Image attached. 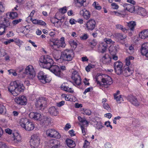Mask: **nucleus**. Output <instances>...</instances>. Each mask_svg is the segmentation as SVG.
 I'll list each match as a JSON object with an SVG mask.
<instances>
[{
  "label": "nucleus",
  "instance_id": "obj_1",
  "mask_svg": "<svg viewBox=\"0 0 148 148\" xmlns=\"http://www.w3.org/2000/svg\"><path fill=\"white\" fill-rule=\"evenodd\" d=\"M40 61L39 64L41 67L48 69L54 64L52 58L48 55L41 56Z\"/></svg>",
  "mask_w": 148,
  "mask_h": 148
},
{
  "label": "nucleus",
  "instance_id": "obj_2",
  "mask_svg": "<svg viewBox=\"0 0 148 148\" xmlns=\"http://www.w3.org/2000/svg\"><path fill=\"white\" fill-rule=\"evenodd\" d=\"M20 124L21 127L27 131H32L34 128V125L33 123L29 122L28 120L26 118L21 119L20 120Z\"/></svg>",
  "mask_w": 148,
  "mask_h": 148
},
{
  "label": "nucleus",
  "instance_id": "obj_3",
  "mask_svg": "<svg viewBox=\"0 0 148 148\" xmlns=\"http://www.w3.org/2000/svg\"><path fill=\"white\" fill-rule=\"evenodd\" d=\"M47 99L43 97L39 98L36 101L35 105L39 110H43L47 106Z\"/></svg>",
  "mask_w": 148,
  "mask_h": 148
},
{
  "label": "nucleus",
  "instance_id": "obj_4",
  "mask_svg": "<svg viewBox=\"0 0 148 148\" xmlns=\"http://www.w3.org/2000/svg\"><path fill=\"white\" fill-rule=\"evenodd\" d=\"M61 57L63 60L70 61L74 57V53L72 50H65L61 54Z\"/></svg>",
  "mask_w": 148,
  "mask_h": 148
},
{
  "label": "nucleus",
  "instance_id": "obj_5",
  "mask_svg": "<svg viewBox=\"0 0 148 148\" xmlns=\"http://www.w3.org/2000/svg\"><path fill=\"white\" fill-rule=\"evenodd\" d=\"M10 25L8 19L4 18L0 22V35L3 34L6 31V28Z\"/></svg>",
  "mask_w": 148,
  "mask_h": 148
},
{
  "label": "nucleus",
  "instance_id": "obj_6",
  "mask_svg": "<svg viewBox=\"0 0 148 148\" xmlns=\"http://www.w3.org/2000/svg\"><path fill=\"white\" fill-rule=\"evenodd\" d=\"M40 143L39 136L37 134H34L31 136L30 143L32 148H37Z\"/></svg>",
  "mask_w": 148,
  "mask_h": 148
},
{
  "label": "nucleus",
  "instance_id": "obj_7",
  "mask_svg": "<svg viewBox=\"0 0 148 148\" xmlns=\"http://www.w3.org/2000/svg\"><path fill=\"white\" fill-rule=\"evenodd\" d=\"M56 76L60 77L63 76V73L60 70V66L54 64L49 69Z\"/></svg>",
  "mask_w": 148,
  "mask_h": 148
},
{
  "label": "nucleus",
  "instance_id": "obj_8",
  "mask_svg": "<svg viewBox=\"0 0 148 148\" xmlns=\"http://www.w3.org/2000/svg\"><path fill=\"white\" fill-rule=\"evenodd\" d=\"M25 72L27 75L28 79H33L35 76V72L33 66L31 65H29L27 66L25 69Z\"/></svg>",
  "mask_w": 148,
  "mask_h": 148
},
{
  "label": "nucleus",
  "instance_id": "obj_9",
  "mask_svg": "<svg viewBox=\"0 0 148 148\" xmlns=\"http://www.w3.org/2000/svg\"><path fill=\"white\" fill-rule=\"evenodd\" d=\"M104 42L100 45V46L101 47L100 52L102 53L106 52L108 44H113L114 42L110 38H105L104 39Z\"/></svg>",
  "mask_w": 148,
  "mask_h": 148
},
{
  "label": "nucleus",
  "instance_id": "obj_10",
  "mask_svg": "<svg viewBox=\"0 0 148 148\" xmlns=\"http://www.w3.org/2000/svg\"><path fill=\"white\" fill-rule=\"evenodd\" d=\"M46 134L48 136L59 139L61 138L60 134L54 129H50L47 130Z\"/></svg>",
  "mask_w": 148,
  "mask_h": 148
},
{
  "label": "nucleus",
  "instance_id": "obj_11",
  "mask_svg": "<svg viewBox=\"0 0 148 148\" xmlns=\"http://www.w3.org/2000/svg\"><path fill=\"white\" fill-rule=\"evenodd\" d=\"M14 100L15 103L18 105H25L27 103V99L26 97L24 95H20L14 99Z\"/></svg>",
  "mask_w": 148,
  "mask_h": 148
},
{
  "label": "nucleus",
  "instance_id": "obj_12",
  "mask_svg": "<svg viewBox=\"0 0 148 148\" xmlns=\"http://www.w3.org/2000/svg\"><path fill=\"white\" fill-rule=\"evenodd\" d=\"M115 72L117 75H120L123 72V64L121 62H116L113 64Z\"/></svg>",
  "mask_w": 148,
  "mask_h": 148
},
{
  "label": "nucleus",
  "instance_id": "obj_13",
  "mask_svg": "<svg viewBox=\"0 0 148 148\" xmlns=\"http://www.w3.org/2000/svg\"><path fill=\"white\" fill-rule=\"evenodd\" d=\"M72 79L74 81L75 84L79 86L81 83V79L78 73L76 71H74L72 73Z\"/></svg>",
  "mask_w": 148,
  "mask_h": 148
},
{
  "label": "nucleus",
  "instance_id": "obj_14",
  "mask_svg": "<svg viewBox=\"0 0 148 148\" xmlns=\"http://www.w3.org/2000/svg\"><path fill=\"white\" fill-rule=\"evenodd\" d=\"M96 23L93 19H90L87 21L86 24V29L88 30H93L96 27Z\"/></svg>",
  "mask_w": 148,
  "mask_h": 148
},
{
  "label": "nucleus",
  "instance_id": "obj_15",
  "mask_svg": "<svg viewBox=\"0 0 148 148\" xmlns=\"http://www.w3.org/2000/svg\"><path fill=\"white\" fill-rule=\"evenodd\" d=\"M16 85V92H13V96H16L21 92H23L25 89V87L23 85L18 81H17Z\"/></svg>",
  "mask_w": 148,
  "mask_h": 148
},
{
  "label": "nucleus",
  "instance_id": "obj_16",
  "mask_svg": "<svg viewBox=\"0 0 148 148\" xmlns=\"http://www.w3.org/2000/svg\"><path fill=\"white\" fill-rule=\"evenodd\" d=\"M38 77L40 81L43 84L49 82L46 75L42 71H40L38 73Z\"/></svg>",
  "mask_w": 148,
  "mask_h": 148
},
{
  "label": "nucleus",
  "instance_id": "obj_17",
  "mask_svg": "<svg viewBox=\"0 0 148 148\" xmlns=\"http://www.w3.org/2000/svg\"><path fill=\"white\" fill-rule=\"evenodd\" d=\"M13 135V141L14 144H17L21 142L22 137L20 134L17 132H15Z\"/></svg>",
  "mask_w": 148,
  "mask_h": 148
},
{
  "label": "nucleus",
  "instance_id": "obj_18",
  "mask_svg": "<svg viewBox=\"0 0 148 148\" xmlns=\"http://www.w3.org/2000/svg\"><path fill=\"white\" fill-rule=\"evenodd\" d=\"M127 99L129 101L136 106H138L139 105V102L135 97L130 95L128 96Z\"/></svg>",
  "mask_w": 148,
  "mask_h": 148
},
{
  "label": "nucleus",
  "instance_id": "obj_19",
  "mask_svg": "<svg viewBox=\"0 0 148 148\" xmlns=\"http://www.w3.org/2000/svg\"><path fill=\"white\" fill-rule=\"evenodd\" d=\"M49 146L51 148H58L60 145V142L57 140L52 139L49 141Z\"/></svg>",
  "mask_w": 148,
  "mask_h": 148
},
{
  "label": "nucleus",
  "instance_id": "obj_20",
  "mask_svg": "<svg viewBox=\"0 0 148 148\" xmlns=\"http://www.w3.org/2000/svg\"><path fill=\"white\" fill-rule=\"evenodd\" d=\"M17 81H14L10 83L8 87V91L13 95V92H16V88Z\"/></svg>",
  "mask_w": 148,
  "mask_h": 148
},
{
  "label": "nucleus",
  "instance_id": "obj_21",
  "mask_svg": "<svg viewBox=\"0 0 148 148\" xmlns=\"http://www.w3.org/2000/svg\"><path fill=\"white\" fill-rule=\"evenodd\" d=\"M80 14L82 16L83 18L86 20H88L90 16V13L89 11L85 8H84L80 12Z\"/></svg>",
  "mask_w": 148,
  "mask_h": 148
},
{
  "label": "nucleus",
  "instance_id": "obj_22",
  "mask_svg": "<svg viewBox=\"0 0 148 148\" xmlns=\"http://www.w3.org/2000/svg\"><path fill=\"white\" fill-rule=\"evenodd\" d=\"M101 81L104 85H110L112 83L111 78L108 75L105 76L104 78H102Z\"/></svg>",
  "mask_w": 148,
  "mask_h": 148
},
{
  "label": "nucleus",
  "instance_id": "obj_23",
  "mask_svg": "<svg viewBox=\"0 0 148 148\" xmlns=\"http://www.w3.org/2000/svg\"><path fill=\"white\" fill-rule=\"evenodd\" d=\"M29 116L31 118H33L35 120H41L42 116L38 112H30Z\"/></svg>",
  "mask_w": 148,
  "mask_h": 148
},
{
  "label": "nucleus",
  "instance_id": "obj_24",
  "mask_svg": "<svg viewBox=\"0 0 148 148\" xmlns=\"http://www.w3.org/2000/svg\"><path fill=\"white\" fill-rule=\"evenodd\" d=\"M102 62L105 64H110L112 61L111 58L107 54H105L101 58Z\"/></svg>",
  "mask_w": 148,
  "mask_h": 148
},
{
  "label": "nucleus",
  "instance_id": "obj_25",
  "mask_svg": "<svg viewBox=\"0 0 148 148\" xmlns=\"http://www.w3.org/2000/svg\"><path fill=\"white\" fill-rule=\"evenodd\" d=\"M49 113L52 116H56L58 113L57 109L54 106L50 107L48 109Z\"/></svg>",
  "mask_w": 148,
  "mask_h": 148
},
{
  "label": "nucleus",
  "instance_id": "obj_26",
  "mask_svg": "<svg viewBox=\"0 0 148 148\" xmlns=\"http://www.w3.org/2000/svg\"><path fill=\"white\" fill-rule=\"evenodd\" d=\"M51 119L50 117L45 116L41 120V124L42 125H49V123H51Z\"/></svg>",
  "mask_w": 148,
  "mask_h": 148
},
{
  "label": "nucleus",
  "instance_id": "obj_27",
  "mask_svg": "<svg viewBox=\"0 0 148 148\" xmlns=\"http://www.w3.org/2000/svg\"><path fill=\"white\" fill-rule=\"evenodd\" d=\"M124 72V75L128 76L131 75L133 72V69L130 68L129 67H126L123 71Z\"/></svg>",
  "mask_w": 148,
  "mask_h": 148
},
{
  "label": "nucleus",
  "instance_id": "obj_28",
  "mask_svg": "<svg viewBox=\"0 0 148 148\" xmlns=\"http://www.w3.org/2000/svg\"><path fill=\"white\" fill-rule=\"evenodd\" d=\"M140 38L142 39H145L148 38V29L142 31L139 34Z\"/></svg>",
  "mask_w": 148,
  "mask_h": 148
},
{
  "label": "nucleus",
  "instance_id": "obj_29",
  "mask_svg": "<svg viewBox=\"0 0 148 148\" xmlns=\"http://www.w3.org/2000/svg\"><path fill=\"white\" fill-rule=\"evenodd\" d=\"M124 6L126 10L130 12H132L135 10L134 5H133L125 4H124Z\"/></svg>",
  "mask_w": 148,
  "mask_h": 148
},
{
  "label": "nucleus",
  "instance_id": "obj_30",
  "mask_svg": "<svg viewBox=\"0 0 148 148\" xmlns=\"http://www.w3.org/2000/svg\"><path fill=\"white\" fill-rule=\"evenodd\" d=\"M63 14L59 12L56 13L55 15V18L60 21L61 22H63L65 18Z\"/></svg>",
  "mask_w": 148,
  "mask_h": 148
},
{
  "label": "nucleus",
  "instance_id": "obj_31",
  "mask_svg": "<svg viewBox=\"0 0 148 148\" xmlns=\"http://www.w3.org/2000/svg\"><path fill=\"white\" fill-rule=\"evenodd\" d=\"M66 142L67 145L70 148H74L75 146V142L71 139H67Z\"/></svg>",
  "mask_w": 148,
  "mask_h": 148
},
{
  "label": "nucleus",
  "instance_id": "obj_32",
  "mask_svg": "<svg viewBox=\"0 0 148 148\" xmlns=\"http://www.w3.org/2000/svg\"><path fill=\"white\" fill-rule=\"evenodd\" d=\"M137 13L138 15L144 16H146L147 15L145 9L142 8H138Z\"/></svg>",
  "mask_w": 148,
  "mask_h": 148
},
{
  "label": "nucleus",
  "instance_id": "obj_33",
  "mask_svg": "<svg viewBox=\"0 0 148 148\" xmlns=\"http://www.w3.org/2000/svg\"><path fill=\"white\" fill-rule=\"evenodd\" d=\"M136 25V23L134 21H130L127 23V25L132 31H134V27Z\"/></svg>",
  "mask_w": 148,
  "mask_h": 148
},
{
  "label": "nucleus",
  "instance_id": "obj_34",
  "mask_svg": "<svg viewBox=\"0 0 148 148\" xmlns=\"http://www.w3.org/2000/svg\"><path fill=\"white\" fill-rule=\"evenodd\" d=\"M93 121V123L92 124L97 129L99 130L101 129L103 127V126L101 123L97 122L95 120Z\"/></svg>",
  "mask_w": 148,
  "mask_h": 148
},
{
  "label": "nucleus",
  "instance_id": "obj_35",
  "mask_svg": "<svg viewBox=\"0 0 148 148\" xmlns=\"http://www.w3.org/2000/svg\"><path fill=\"white\" fill-rule=\"evenodd\" d=\"M116 38L119 40H124L126 37L125 35H123L121 33H116L115 34Z\"/></svg>",
  "mask_w": 148,
  "mask_h": 148
},
{
  "label": "nucleus",
  "instance_id": "obj_36",
  "mask_svg": "<svg viewBox=\"0 0 148 148\" xmlns=\"http://www.w3.org/2000/svg\"><path fill=\"white\" fill-rule=\"evenodd\" d=\"M147 50H148V43H145L143 44L141 46V53L142 54L145 53Z\"/></svg>",
  "mask_w": 148,
  "mask_h": 148
},
{
  "label": "nucleus",
  "instance_id": "obj_37",
  "mask_svg": "<svg viewBox=\"0 0 148 148\" xmlns=\"http://www.w3.org/2000/svg\"><path fill=\"white\" fill-rule=\"evenodd\" d=\"M7 15L9 16L10 18L14 19L18 16V14L16 12H12L7 13Z\"/></svg>",
  "mask_w": 148,
  "mask_h": 148
},
{
  "label": "nucleus",
  "instance_id": "obj_38",
  "mask_svg": "<svg viewBox=\"0 0 148 148\" xmlns=\"http://www.w3.org/2000/svg\"><path fill=\"white\" fill-rule=\"evenodd\" d=\"M114 99L118 102L120 103L121 101H123V99L121 95H120L119 96H116V94H114Z\"/></svg>",
  "mask_w": 148,
  "mask_h": 148
},
{
  "label": "nucleus",
  "instance_id": "obj_39",
  "mask_svg": "<svg viewBox=\"0 0 148 148\" xmlns=\"http://www.w3.org/2000/svg\"><path fill=\"white\" fill-rule=\"evenodd\" d=\"M60 42L59 40H57V42H56V43L53 46H52V47H51V48L52 49L55 50H57L58 49H59L60 48Z\"/></svg>",
  "mask_w": 148,
  "mask_h": 148
},
{
  "label": "nucleus",
  "instance_id": "obj_40",
  "mask_svg": "<svg viewBox=\"0 0 148 148\" xmlns=\"http://www.w3.org/2000/svg\"><path fill=\"white\" fill-rule=\"evenodd\" d=\"M116 27L117 29H120L123 32H125V30H127L124 27L123 25L119 24L116 25Z\"/></svg>",
  "mask_w": 148,
  "mask_h": 148
},
{
  "label": "nucleus",
  "instance_id": "obj_41",
  "mask_svg": "<svg viewBox=\"0 0 148 148\" xmlns=\"http://www.w3.org/2000/svg\"><path fill=\"white\" fill-rule=\"evenodd\" d=\"M92 5L95 8L98 10H100L101 8V6L99 5L98 3L95 1L92 4Z\"/></svg>",
  "mask_w": 148,
  "mask_h": 148
},
{
  "label": "nucleus",
  "instance_id": "obj_42",
  "mask_svg": "<svg viewBox=\"0 0 148 148\" xmlns=\"http://www.w3.org/2000/svg\"><path fill=\"white\" fill-rule=\"evenodd\" d=\"M78 119L80 122L82 123H85V124L87 125L88 124V123L85 119H83L81 116H78Z\"/></svg>",
  "mask_w": 148,
  "mask_h": 148
},
{
  "label": "nucleus",
  "instance_id": "obj_43",
  "mask_svg": "<svg viewBox=\"0 0 148 148\" xmlns=\"http://www.w3.org/2000/svg\"><path fill=\"white\" fill-rule=\"evenodd\" d=\"M6 108L3 105L0 106V114H5L6 113Z\"/></svg>",
  "mask_w": 148,
  "mask_h": 148
},
{
  "label": "nucleus",
  "instance_id": "obj_44",
  "mask_svg": "<svg viewBox=\"0 0 148 148\" xmlns=\"http://www.w3.org/2000/svg\"><path fill=\"white\" fill-rule=\"evenodd\" d=\"M83 110H84V112L82 113L84 114H86L88 115H90L91 114V112L90 110L88 109H86L84 110V109H83Z\"/></svg>",
  "mask_w": 148,
  "mask_h": 148
},
{
  "label": "nucleus",
  "instance_id": "obj_45",
  "mask_svg": "<svg viewBox=\"0 0 148 148\" xmlns=\"http://www.w3.org/2000/svg\"><path fill=\"white\" fill-rule=\"evenodd\" d=\"M95 66L91 64H89L88 66L86 67V70L87 72L90 71V69L95 67Z\"/></svg>",
  "mask_w": 148,
  "mask_h": 148
},
{
  "label": "nucleus",
  "instance_id": "obj_46",
  "mask_svg": "<svg viewBox=\"0 0 148 148\" xmlns=\"http://www.w3.org/2000/svg\"><path fill=\"white\" fill-rule=\"evenodd\" d=\"M59 11L60 12L63 14L66 13L67 11L66 7V6L62 8L59 9Z\"/></svg>",
  "mask_w": 148,
  "mask_h": 148
},
{
  "label": "nucleus",
  "instance_id": "obj_47",
  "mask_svg": "<svg viewBox=\"0 0 148 148\" xmlns=\"http://www.w3.org/2000/svg\"><path fill=\"white\" fill-rule=\"evenodd\" d=\"M71 45V46H73V48H76L77 45V43L73 40H71L69 41Z\"/></svg>",
  "mask_w": 148,
  "mask_h": 148
},
{
  "label": "nucleus",
  "instance_id": "obj_48",
  "mask_svg": "<svg viewBox=\"0 0 148 148\" xmlns=\"http://www.w3.org/2000/svg\"><path fill=\"white\" fill-rule=\"evenodd\" d=\"M109 51H111L110 53H112V52H114L116 53L117 52V49L116 46H112L110 47L109 48Z\"/></svg>",
  "mask_w": 148,
  "mask_h": 148
},
{
  "label": "nucleus",
  "instance_id": "obj_49",
  "mask_svg": "<svg viewBox=\"0 0 148 148\" xmlns=\"http://www.w3.org/2000/svg\"><path fill=\"white\" fill-rule=\"evenodd\" d=\"M103 107L104 109L107 110L108 111H110L111 108L108 103H103Z\"/></svg>",
  "mask_w": 148,
  "mask_h": 148
},
{
  "label": "nucleus",
  "instance_id": "obj_50",
  "mask_svg": "<svg viewBox=\"0 0 148 148\" xmlns=\"http://www.w3.org/2000/svg\"><path fill=\"white\" fill-rule=\"evenodd\" d=\"M88 35L87 34H84L80 36V38L82 40H86L88 38Z\"/></svg>",
  "mask_w": 148,
  "mask_h": 148
},
{
  "label": "nucleus",
  "instance_id": "obj_51",
  "mask_svg": "<svg viewBox=\"0 0 148 148\" xmlns=\"http://www.w3.org/2000/svg\"><path fill=\"white\" fill-rule=\"evenodd\" d=\"M57 40H56L54 41L53 39H50L49 40V44L50 45L51 47H52V46H53L56 43V42H57Z\"/></svg>",
  "mask_w": 148,
  "mask_h": 148
},
{
  "label": "nucleus",
  "instance_id": "obj_52",
  "mask_svg": "<svg viewBox=\"0 0 148 148\" xmlns=\"http://www.w3.org/2000/svg\"><path fill=\"white\" fill-rule=\"evenodd\" d=\"M89 45L91 47H94L97 44V42L94 40H93L89 43Z\"/></svg>",
  "mask_w": 148,
  "mask_h": 148
},
{
  "label": "nucleus",
  "instance_id": "obj_53",
  "mask_svg": "<svg viewBox=\"0 0 148 148\" xmlns=\"http://www.w3.org/2000/svg\"><path fill=\"white\" fill-rule=\"evenodd\" d=\"M22 20V19H21L15 20L12 21V23L14 25H16L21 22Z\"/></svg>",
  "mask_w": 148,
  "mask_h": 148
},
{
  "label": "nucleus",
  "instance_id": "obj_54",
  "mask_svg": "<svg viewBox=\"0 0 148 148\" xmlns=\"http://www.w3.org/2000/svg\"><path fill=\"white\" fill-rule=\"evenodd\" d=\"M77 3H79L81 5H83L84 2L86 1V0H75Z\"/></svg>",
  "mask_w": 148,
  "mask_h": 148
},
{
  "label": "nucleus",
  "instance_id": "obj_55",
  "mask_svg": "<svg viewBox=\"0 0 148 148\" xmlns=\"http://www.w3.org/2000/svg\"><path fill=\"white\" fill-rule=\"evenodd\" d=\"M4 10V8L3 5L1 2H0V14H1L3 12Z\"/></svg>",
  "mask_w": 148,
  "mask_h": 148
},
{
  "label": "nucleus",
  "instance_id": "obj_56",
  "mask_svg": "<svg viewBox=\"0 0 148 148\" xmlns=\"http://www.w3.org/2000/svg\"><path fill=\"white\" fill-rule=\"evenodd\" d=\"M89 144L90 143L87 140H86L84 143L83 147L84 148H87V147L89 145Z\"/></svg>",
  "mask_w": 148,
  "mask_h": 148
},
{
  "label": "nucleus",
  "instance_id": "obj_57",
  "mask_svg": "<svg viewBox=\"0 0 148 148\" xmlns=\"http://www.w3.org/2000/svg\"><path fill=\"white\" fill-rule=\"evenodd\" d=\"M14 41V42L16 43V45L18 46L19 47L21 45V41H20L19 39L16 38L15 40Z\"/></svg>",
  "mask_w": 148,
  "mask_h": 148
},
{
  "label": "nucleus",
  "instance_id": "obj_58",
  "mask_svg": "<svg viewBox=\"0 0 148 148\" xmlns=\"http://www.w3.org/2000/svg\"><path fill=\"white\" fill-rule=\"evenodd\" d=\"M37 24L41 25H46V23L44 21L41 20H39L38 21Z\"/></svg>",
  "mask_w": 148,
  "mask_h": 148
},
{
  "label": "nucleus",
  "instance_id": "obj_59",
  "mask_svg": "<svg viewBox=\"0 0 148 148\" xmlns=\"http://www.w3.org/2000/svg\"><path fill=\"white\" fill-rule=\"evenodd\" d=\"M111 5L112 6L113 9H118L119 8L118 6L116 3H112Z\"/></svg>",
  "mask_w": 148,
  "mask_h": 148
},
{
  "label": "nucleus",
  "instance_id": "obj_60",
  "mask_svg": "<svg viewBox=\"0 0 148 148\" xmlns=\"http://www.w3.org/2000/svg\"><path fill=\"white\" fill-rule=\"evenodd\" d=\"M67 86L65 85V84H63L61 86V87L62 90L66 91Z\"/></svg>",
  "mask_w": 148,
  "mask_h": 148
},
{
  "label": "nucleus",
  "instance_id": "obj_61",
  "mask_svg": "<svg viewBox=\"0 0 148 148\" xmlns=\"http://www.w3.org/2000/svg\"><path fill=\"white\" fill-rule=\"evenodd\" d=\"M92 88L91 87H89L88 88H87L84 91V94H86V93L90 91L91 90H92Z\"/></svg>",
  "mask_w": 148,
  "mask_h": 148
},
{
  "label": "nucleus",
  "instance_id": "obj_62",
  "mask_svg": "<svg viewBox=\"0 0 148 148\" xmlns=\"http://www.w3.org/2000/svg\"><path fill=\"white\" fill-rule=\"evenodd\" d=\"M0 148H9V147L5 143H2L1 145Z\"/></svg>",
  "mask_w": 148,
  "mask_h": 148
},
{
  "label": "nucleus",
  "instance_id": "obj_63",
  "mask_svg": "<svg viewBox=\"0 0 148 148\" xmlns=\"http://www.w3.org/2000/svg\"><path fill=\"white\" fill-rule=\"evenodd\" d=\"M81 128L83 135H85L86 134V129H85L82 125H81Z\"/></svg>",
  "mask_w": 148,
  "mask_h": 148
},
{
  "label": "nucleus",
  "instance_id": "obj_64",
  "mask_svg": "<svg viewBox=\"0 0 148 148\" xmlns=\"http://www.w3.org/2000/svg\"><path fill=\"white\" fill-rule=\"evenodd\" d=\"M71 127V125L69 123H67L64 129L65 130H67L69 129Z\"/></svg>",
  "mask_w": 148,
  "mask_h": 148
}]
</instances>
